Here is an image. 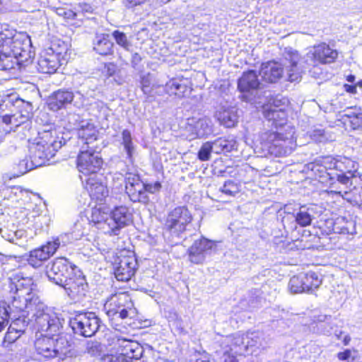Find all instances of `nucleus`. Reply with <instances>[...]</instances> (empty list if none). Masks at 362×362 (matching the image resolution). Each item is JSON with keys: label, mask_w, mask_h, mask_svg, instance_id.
<instances>
[{"label": "nucleus", "mask_w": 362, "mask_h": 362, "mask_svg": "<svg viewBox=\"0 0 362 362\" xmlns=\"http://www.w3.org/2000/svg\"><path fill=\"white\" fill-rule=\"evenodd\" d=\"M302 277L305 292L318 288L322 283L321 279H320L317 275L314 272L302 274Z\"/></svg>", "instance_id": "obj_38"}, {"label": "nucleus", "mask_w": 362, "mask_h": 362, "mask_svg": "<svg viewBox=\"0 0 362 362\" xmlns=\"http://www.w3.org/2000/svg\"><path fill=\"white\" fill-rule=\"evenodd\" d=\"M111 305H112V303H111V302H110V300H107V301L105 303V305H104V308H105V309L107 310V314L108 315H110V313H111V312H112V311H111V309H110Z\"/></svg>", "instance_id": "obj_60"}, {"label": "nucleus", "mask_w": 362, "mask_h": 362, "mask_svg": "<svg viewBox=\"0 0 362 362\" xmlns=\"http://www.w3.org/2000/svg\"><path fill=\"white\" fill-rule=\"evenodd\" d=\"M333 230L335 233L354 235L356 233V222L352 219H346L339 217L336 219L333 225Z\"/></svg>", "instance_id": "obj_27"}, {"label": "nucleus", "mask_w": 362, "mask_h": 362, "mask_svg": "<svg viewBox=\"0 0 362 362\" xmlns=\"http://www.w3.org/2000/svg\"><path fill=\"white\" fill-rule=\"evenodd\" d=\"M216 117L221 125L227 128L233 127L238 119L237 111L234 108H221L216 112Z\"/></svg>", "instance_id": "obj_25"}, {"label": "nucleus", "mask_w": 362, "mask_h": 362, "mask_svg": "<svg viewBox=\"0 0 362 362\" xmlns=\"http://www.w3.org/2000/svg\"><path fill=\"white\" fill-rule=\"evenodd\" d=\"M52 53L46 52L42 55L37 63V69L40 72L45 74H54L59 66L58 54L62 52L54 50V47H51Z\"/></svg>", "instance_id": "obj_15"}, {"label": "nucleus", "mask_w": 362, "mask_h": 362, "mask_svg": "<svg viewBox=\"0 0 362 362\" xmlns=\"http://www.w3.org/2000/svg\"><path fill=\"white\" fill-rule=\"evenodd\" d=\"M245 338H247L245 341V350L250 346H257L259 339V334L257 332H250L244 334Z\"/></svg>", "instance_id": "obj_47"}, {"label": "nucleus", "mask_w": 362, "mask_h": 362, "mask_svg": "<svg viewBox=\"0 0 362 362\" xmlns=\"http://www.w3.org/2000/svg\"><path fill=\"white\" fill-rule=\"evenodd\" d=\"M13 120H15L13 118V115H6L2 117V122L6 124L13 126Z\"/></svg>", "instance_id": "obj_55"}, {"label": "nucleus", "mask_w": 362, "mask_h": 362, "mask_svg": "<svg viewBox=\"0 0 362 362\" xmlns=\"http://www.w3.org/2000/svg\"><path fill=\"white\" fill-rule=\"evenodd\" d=\"M293 134L294 132L291 128L288 136L281 133L267 132L262 134L261 139L271 155L284 157L291 154L296 147V140Z\"/></svg>", "instance_id": "obj_1"}, {"label": "nucleus", "mask_w": 362, "mask_h": 362, "mask_svg": "<svg viewBox=\"0 0 362 362\" xmlns=\"http://www.w3.org/2000/svg\"><path fill=\"white\" fill-rule=\"evenodd\" d=\"M77 134L81 146L87 148H97L95 142L98 139V132L95 126L89 122L83 121L77 129Z\"/></svg>", "instance_id": "obj_12"}, {"label": "nucleus", "mask_w": 362, "mask_h": 362, "mask_svg": "<svg viewBox=\"0 0 362 362\" xmlns=\"http://www.w3.org/2000/svg\"><path fill=\"white\" fill-rule=\"evenodd\" d=\"M80 13L81 11H74L67 8L60 7L56 8L57 15L67 21H71L76 18L80 16Z\"/></svg>", "instance_id": "obj_44"}, {"label": "nucleus", "mask_w": 362, "mask_h": 362, "mask_svg": "<svg viewBox=\"0 0 362 362\" xmlns=\"http://www.w3.org/2000/svg\"><path fill=\"white\" fill-rule=\"evenodd\" d=\"M192 90V88L189 87L185 81L177 79L170 80L165 85V91L169 95H175L178 98L187 96Z\"/></svg>", "instance_id": "obj_24"}, {"label": "nucleus", "mask_w": 362, "mask_h": 362, "mask_svg": "<svg viewBox=\"0 0 362 362\" xmlns=\"http://www.w3.org/2000/svg\"><path fill=\"white\" fill-rule=\"evenodd\" d=\"M351 356V351L349 350H346L343 352H339L338 354V358L341 361L346 360Z\"/></svg>", "instance_id": "obj_54"}, {"label": "nucleus", "mask_w": 362, "mask_h": 362, "mask_svg": "<svg viewBox=\"0 0 362 362\" xmlns=\"http://www.w3.org/2000/svg\"><path fill=\"white\" fill-rule=\"evenodd\" d=\"M131 221V214L125 206L115 209V230L123 228Z\"/></svg>", "instance_id": "obj_33"}, {"label": "nucleus", "mask_w": 362, "mask_h": 362, "mask_svg": "<svg viewBox=\"0 0 362 362\" xmlns=\"http://www.w3.org/2000/svg\"><path fill=\"white\" fill-rule=\"evenodd\" d=\"M284 69L281 65L275 62L262 64L259 75L264 81L268 83H276L283 76Z\"/></svg>", "instance_id": "obj_18"}, {"label": "nucleus", "mask_w": 362, "mask_h": 362, "mask_svg": "<svg viewBox=\"0 0 362 362\" xmlns=\"http://www.w3.org/2000/svg\"><path fill=\"white\" fill-rule=\"evenodd\" d=\"M24 61H20V59L16 57L12 54L8 53V47H0V68L2 70H10L15 69Z\"/></svg>", "instance_id": "obj_26"}, {"label": "nucleus", "mask_w": 362, "mask_h": 362, "mask_svg": "<svg viewBox=\"0 0 362 362\" xmlns=\"http://www.w3.org/2000/svg\"><path fill=\"white\" fill-rule=\"evenodd\" d=\"M71 343L66 335H57V338H54V351L55 357L64 358L70 353Z\"/></svg>", "instance_id": "obj_29"}, {"label": "nucleus", "mask_w": 362, "mask_h": 362, "mask_svg": "<svg viewBox=\"0 0 362 362\" xmlns=\"http://www.w3.org/2000/svg\"><path fill=\"white\" fill-rule=\"evenodd\" d=\"M194 362H211L206 355H199Z\"/></svg>", "instance_id": "obj_58"}, {"label": "nucleus", "mask_w": 362, "mask_h": 362, "mask_svg": "<svg viewBox=\"0 0 362 362\" xmlns=\"http://www.w3.org/2000/svg\"><path fill=\"white\" fill-rule=\"evenodd\" d=\"M70 325L75 334L90 337L99 328V319L93 313H81L70 320Z\"/></svg>", "instance_id": "obj_7"}, {"label": "nucleus", "mask_w": 362, "mask_h": 362, "mask_svg": "<svg viewBox=\"0 0 362 362\" xmlns=\"http://www.w3.org/2000/svg\"><path fill=\"white\" fill-rule=\"evenodd\" d=\"M191 123H188L189 127L193 131L191 139L204 137L211 132V121L206 117L198 119L194 121V119H191Z\"/></svg>", "instance_id": "obj_23"}, {"label": "nucleus", "mask_w": 362, "mask_h": 362, "mask_svg": "<svg viewBox=\"0 0 362 362\" xmlns=\"http://www.w3.org/2000/svg\"><path fill=\"white\" fill-rule=\"evenodd\" d=\"M285 70L286 71L288 80L291 82L300 81L302 78V74L304 71L303 66H286Z\"/></svg>", "instance_id": "obj_40"}, {"label": "nucleus", "mask_w": 362, "mask_h": 362, "mask_svg": "<svg viewBox=\"0 0 362 362\" xmlns=\"http://www.w3.org/2000/svg\"><path fill=\"white\" fill-rule=\"evenodd\" d=\"M212 247L213 243L205 238L195 240L188 249L189 260L193 264H203L207 252Z\"/></svg>", "instance_id": "obj_11"}, {"label": "nucleus", "mask_w": 362, "mask_h": 362, "mask_svg": "<svg viewBox=\"0 0 362 362\" xmlns=\"http://www.w3.org/2000/svg\"><path fill=\"white\" fill-rule=\"evenodd\" d=\"M121 144L124 146L127 156L130 158L134 148L132 141L131 133L128 130H124L122 132Z\"/></svg>", "instance_id": "obj_42"}, {"label": "nucleus", "mask_w": 362, "mask_h": 362, "mask_svg": "<svg viewBox=\"0 0 362 362\" xmlns=\"http://www.w3.org/2000/svg\"><path fill=\"white\" fill-rule=\"evenodd\" d=\"M354 180H356V177H354L350 171L337 175V182L332 184L333 189L331 192L339 194L342 197H349V195H351L354 191L352 185Z\"/></svg>", "instance_id": "obj_16"}, {"label": "nucleus", "mask_w": 362, "mask_h": 362, "mask_svg": "<svg viewBox=\"0 0 362 362\" xmlns=\"http://www.w3.org/2000/svg\"><path fill=\"white\" fill-rule=\"evenodd\" d=\"M118 341H122V342H124L126 343L127 344L124 346V348L126 349V351L122 354H120L116 358V361L117 362H127V355L128 354V350L129 349L130 351H132V349L131 347V344L129 342H131V341H128V340H126L125 339H120V338H118L117 340ZM129 358H131V356H128Z\"/></svg>", "instance_id": "obj_50"}, {"label": "nucleus", "mask_w": 362, "mask_h": 362, "mask_svg": "<svg viewBox=\"0 0 362 362\" xmlns=\"http://www.w3.org/2000/svg\"><path fill=\"white\" fill-rule=\"evenodd\" d=\"M126 3L129 4L131 6L140 4L144 2V0H124Z\"/></svg>", "instance_id": "obj_59"}, {"label": "nucleus", "mask_w": 362, "mask_h": 362, "mask_svg": "<svg viewBox=\"0 0 362 362\" xmlns=\"http://www.w3.org/2000/svg\"><path fill=\"white\" fill-rule=\"evenodd\" d=\"M288 288L292 293L305 292L302 275L294 276L291 278Z\"/></svg>", "instance_id": "obj_41"}, {"label": "nucleus", "mask_w": 362, "mask_h": 362, "mask_svg": "<svg viewBox=\"0 0 362 362\" xmlns=\"http://www.w3.org/2000/svg\"><path fill=\"white\" fill-rule=\"evenodd\" d=\"M276 101L273 105L264 107V115L269 120L272 121L276 127H281L287 121V113L284 107H279Z\"/></svg>", "instance_id": "obj_19"}, {"label": "nucleus", "mask_w": 362, "mask_h": 362, "mask_svg": "<svg viewBox=\"0 0 362 362\" xmlns=\"http://www.w3.org/2000/svg\"><path fill=\"white\" fill-rule=\"evenodd\" d=\"M35 347L38 354L46 358L55 357L54 351V337L44 334H39L35 341Z\"/></svg>", "instance_id": "obj_21"}, {"label": "nucleus", "mask_w": 362, "mask_h": 362, "mask_svg": "<svg viewBox=\"0 0 362 362\" xmlns=\"http://www.w3.org/2000/svg\"><path fill=\"white\" fill-rule=\"evenodd\" d=\"M76 267L64 257L56 258L46 267V275L54 284L61 286L69 275H74Z\"/></svg>", "instance_id": "obj_6"}, {"label": "nucleus", "mask_w": 362, "mask_h": 362, "mask_svg": "<svg viewBox=\"0 0 362 362\" xmlns=\"http://www.w3.org/2000/svg\"><path fill=\"white\" fill-rule=\"evenodd\" d=\"M192 220V216L186 207H176L168 214L165 228L170 233L179 235L185 231L186 226Z\"/></svg>", "instance_id": "obj_9"}, {"label": "nucleus", "mask_w": 362, "mask_h": 362, "mask_svg": "<svg viewBox=\"0 0 362 362\" xmlns=\"http://www.w3.org/2000/svg\"><path fill=\"white\" fill-rule=\"evenodd\" d=\"M74 99V93L67 90H59L54 92L48 98L49 108L53 111H58L61 108L70 104Z\"/></svg>", "instance_id": "obj_17"}, {"label": "nucleus", "mask_w": 362, "mask_h": 362, "mask_svg": "<svg viewBox=\"0 0 362 362\" xmlns=\"http://www.w3.org/2000/svg\"><path fill=\"white\" fill-rule=\"evenodd\" d=\"M90 221L95 223L104 222L110 226L112 221H113V210L107 209L105 206L93 209Z\"/></svg>", "instance_id": "obj_28"}, {"label": "nucleus", "mask_w": 362, "mask_h": 362, "mask_svg": "<svg viewBox=\"0 0 362 362\" xmlns=\"http://www.w3.org/2000/svg\"><path fill=\"white\" fill-rule=\"evenodd\" d=\"M95 149L87 148L84 146L81 148L78 156L77 167L84 177H87L88 175L89 177L95 175L102 165L103 160L96 153Z\"/></svg>", "instance_id": "obj_8"}, {"label": "nucleus", "mask_w": 362, "mask_h": 362, "mask_svg": "<svg viewBox=\"0 0 362 362\" xmlns=\"http://www.w3.org/2000/svg\"><path fill=\"white\" fill-rule=\"evenodd\" d=\"M60 286L64 288L68 296L72 298H76L85 295L86 284L84 277L81 274L77 275L74 270V275H69L66 278V282L62 284Z\"/></svg>", "instance_id": "obj_14"}, {"label": "nucleus", "mask_w": 362, "mask_h": 362, "mask_svg": "<svg viewBox=\"0 0 362 362\" xmlns=\"http://www.w3.org/2000/svg\"><path fill=\"white\" fill-rule=\"evenodd\" d=\"M314 59L322 64L333 62L338 56L337 50L332 49L325 43L320 44L313 48L312 53Z\"/></svg>", "instance_id": "obj_22"}, {"label": "nucleus", "mask_w": 362, "mask_h": 362, "mask_svg": "<svg viewBox=\"0 0 362 362\" xmlns=\"http://www.w3.org/2000/svg\"><path fill=\"white\" fill-rule=\"evenodd\" d=\"M283 56L285 60L284 66H303L301 56L297 50L292 47L284 48Z\"/></svg>", "instance_id": "obj_34"}, {"label": "nucleus", "mask_w": 362, "mask_h": 362, "mask_svg": "<svg viewBox=\"0 0 362 362\" xmlns=\"http://www.w3.org/2000/svg\"><path fill=\"white\" fill-rule=\"evenodd\" d=\"M260 83L258 80L257 75L254 71L244 72L241 77L238 79V88L245 94L252 93L259 88ZM247 98V95H244Z\"/></svg>", "instance_id": "obj_20"}, {"label": "nucleus", "mask_w": 362, "mask_h": 362, "mask_svg": "<svg viewBox=\"0 0 362 362\" xmlns=\"http://www.w3.org/2000/svg\"><path fill=\"white\" fill-rule=\"evenodd\" d=\"M213 143L216 153L230 152L236 148V141L233 139L218 138Z\"/></svg>", "instance_id": "obj_35"}, {"label": "nucleus", "mask_w": 362, "mask_h": 362, "mask_svg": "<svg viewBox=\"0 0 362 362\" xmlns=\"http://www.w3.org/2000/svg\"><path fill=\"white\" fill-rule=\"evenodd\" d=\"M61 147V141H58L50 133H45L30 147L33 165L35 167L45 165Z\"/></svg>", "instance_id": "obj_2"}, {"label": "nucleus", "mask_w": 362, "mask_h": 362, "mask_svg": "<svg viewBox=\"0 0 362 362\" xmlns=\"http://www.w3.org/2000/svg\"><path fill=\"white\" fill-rule=\"evenodd\" d=\"M3 33L6 35V37H2L0 47H8V53L19 58L20 61H24L25 62L28 61L30 58V52L29 50V40L27 37L7 28H4Z\"/></svg>", "instance_id": "obj_3"}, {"label": "nucleus", "mask_w": 362, "mask_h": 362, "mask_svg": "<svg viewBox=\"0 0 362 362\" xmlns=\"http://www.w3.org/2000/svg\"><path fill=\"white\" fill-rule=\"evenodd\" d=\"M8 314L5 307H0V332L8 323Z\"/></svg>", "instance_id": "obj_52"}, {"label": "nucleus", "mask_w": 362, "mask_h": 362, "mask_svg": "<svg viewBox=\"0 0 362 362\" xmlns=\"http://www.w3.org/2000/svg\"><path fill=\"white\" fill-rule=\"evenodd\" d=\"M350 341L351 337L349 335H346L343 339V343L344 345H348Z\"/></svg>", "instance_id": "obj_63"}, {"label": "nucleus", "mask_w": 362, "mask_h": 362, "mask_svg": "<svg viewBox=\"0 0 362 362\" xmlns=\"http://www.w3.org/2000/svg\"><path fill=\"white\" fill-rule=\"evenodd\" d=\"M102 359L104 361H107V362H112V360H113V356L112 355H107V356H104Z\"/></svg>", "instance_id": "obj_62"}, {"label": "nucleus", "mask_w": 362, "mask_h": 362, "mask_svg": "<svg viewBox=\"0 0 362 362\" xmlns=\"http://www.w3.org/2000/svg\"><path fill=\"white\" fill-rule=\"evenodd\" d=\"M13 118L15 119L13 120V127H17L21 124L24 123L27 120L28 117L18 113L13 115Z\"/></svg>", "instance_id": "obj_53"}, {"label": "nucleus", "mask_w": 362, "mask_h": 362, "mask_svg": "<svg viewBox=\"0 0 362 362\" xmlns=\"http://www.w3.org/2000/svg\"><path fill=\"white\" fill-rule=\"evenodd\" d=\"M81 179L85 182L84 187L93 199L102 201L107 197L109 192L107 185L100 182L95 175L88 177L81 176Z\"/></svg>", "instance_id": "obj_13"}, {"label": "nucleus", "mask_w": 362, "mask_h": 362, "mask_svg": "<svg viewBox=\"0 0 362 362\" xmlns=\"http://www.w3.org/2000/svg\"><path fill=\"white\" fill-rule=\"evenodd\" d=\"M79 8L81 9V12H86V13L92 12V7L88 4H84L83 5H80Z\"/></svg>", "instance_id": "obj_56"}, {"label": "nucleus", "mask_w": 362, "mask_h": 362, "mask_svg": "<svg viewBox=\"0 0 362 362\" xmlns=\"http://www.w3.org/2000/svg\"><path fill=\"white\" fill-rule=\"evenodd\" d=\"M346 199L353 201L356 204H362V187H354V191L349 197H346Z\"/></svg>", "instance_id": "obj_51"}, {"label": "nucleus", "mask_w": 362, "mask_h": 362, "mask_svg": "<svg viewBox=\"0 0 362 362\" xmlns=\"http://www.w3.org/2000/svg\"><path fill=\"white\" fill-rule=\"evenodd\" d=\"M221 191L229 196H235L240 191L238 185L232 180L226 181L221 188Z\"/></svg>", "instance_id": "obj_45"}, {"label": "nucleus", "mask_w": 362, "mask_h": 362, "mask_svg": "<svg viewBox=\"0 0 362 362\" xmlns=\"http://www.w3.org/2000/svg\"><path fill=\"white\" fill-rule=\"evenodd\" d=\"M136 260L134 252L121 249L115 257V278L119 281H128L135 272Z\"/></svg>", "instance_id": "obj_5"}, {"label": "nucleus", "mask_w": 362, "mask_h": 362, "mask_svg": "<svg viewBox=\"0 0 362 362\" xmlns=\"http://www.w3.org/2000/svg\"><path fill=\"white\" fill-rule=\"evenodd\" d=\"M35 326L37 333L47 336L57 335L62 327V322L57 313L49 308L40 306L39 310L34 314Z\"/></svg>", "instance_id": "obj_4"}, {"label": "nucleus", "mask_w": 362, "mask_h": 362, "mask_svg": "<svg viewBox=\"0 0 362 362\" xmlns=\"http://www.w3.org/2000/svg\"><path fill=\"white\" fill-rule=\"evenodd\" d=\"M113 43L108 34H100L96 36L94 49L101 55L111 54Z\"/></svg>", "instance_id": "obj_30"}, {"label": "nucleus", "mask_w": 362, "mask_h": 362, "mask_svg": "<svg viewBox=\"0 0 362 362\" xmlns=\"http://www.w3.org/2000/svg\"><path fill=\"white\" fill-rule=\"evenodd\" d=\"M247 338H245L244 334H235L233 336L226 337L223 341V344H225L226 347H229V350L235 351L236 349L245 350V341Z\"/></svg>", "instance_id": "obj_32"}, {"label": "nucleus", "mask_w": 362, "mask_h": 362, "mask_svg": "<svg viewBox=\"0 0 362 362\" xmlns=\"http://www.w3.org/2000/svg\"><path fill=\"white\" fill-rule=\"evenodd\" d=\"M119 293H115V297H116V298H117V300L116 301L115 300V303H117V307L119 309H120L121 308H123V306L121 305V303H124V301H122L121 300H118L117 296H118V295Z\"/></svg>", "instance_id": "obj_61"}, {"label": "nucleus", "mask_w": 362, "mask_h": 362, "mask_svg": "<svg viewBox=\"0 0 362 362\" xmlns=\"http://www.w3.org/2000/svg\"><path fill=\"white\" fill-rule=\"evenodd\" d=\"M353 119L351 120V123H354L356 126H360L362 123V118L359 117L358 115H354L352 117Z\"/></svg>", "instance_id": "obj_57"}, {"label": "nucleus", "mask_w": 362, "mask_h": 362, "mask_svg": "<svg viewBox=\"0 0 362 362\" xmlns=\"http://www.w3.org/2000/svg\"><path fill=\"white\" fill-rule=\"evenodd\" d=\"M125 190L129 197H134L135 194L138 192L141 194L144 189V185L141 182L138 176L129 174L125 178Z\"/></svg>", "instance_id": "obj_31"}, {"label": "nucleus", "mask_w": 362, "mask_h": 362, "mask_svg": "<svg viewBox=\"0 0 362 362\" xmlns=\"http://www.w3.org/2000/svg\"><path fill=\"white\" fill-rule=\"evenodd\" d=\"M119 300L124 301V303H121L123 308L120 309L117 308L115 309V315L119 313V316L121 319H124L128 317L129 313L132 311V308L133 306L129 296L127 292H122L117 296Z\"/></svg>", "instance_id": "obj_36"}, {"label": "nucleus", "mask_w": 362, "mask_h": 362, "mask_svg": "<svg viewBox=\"0 0 362 362\" xmlns=\"http://www.w3.org/2000/svg\"><path fill=\"white\" fill-rule=\"evenodd\" d=\"M344 161L341 160H336L332 158H326L325 160V163H329L328 168H336L339 170L340 171H343L344 168L342 167V164L345 163H350L351 161L346 158H344Z\"/></svg>", "instance_id": "obj_49"}, {"label": "nucleus", "mask_w": 362, "mask_h": 362, "mask_svg": "<svg viewBox=\"0 0 362 362\" xmlns=\"http://www.w3.org/2000/svg\"><path fill=\"white\" fill-rule=\"evenodd\" d=\"M60 245L58 238L54 241L48 242L46 245L35 249L30 252L28 263L33 267H40L43 262L47 260L52 256Z\"/></svg>", "instance_id": "obj_10"}, {"label": "nucleus", "mask_w": 362, "mask_h": 362, "mask_svg": "<svg viewBox=\"0 0 362 362\" xmlns=\"http://www.w3.org/2000/svg\"><path fill=\"white\" fill-rule=\"evenodd\" d=\"M115 40L119 46L126 50H129L132 47L131 42L127 39L126 35L117 30H115Z\"/></svg>", "instance_id": "obj_46"}, {"label": "nucleus", "mask_w": 362, "mask_h": 362, "mask_svg": "<svg viewBox=\"0 0 362 362\" xmlns=\"http://www.w3.org/2000/svg\"><path fill=\"white\" fill-rule=\"evenodd\" d=\"M225 362H238L237 359L233 356H228L227 358H226Z\"/></svg>", "instance_id": "obj_64"}, {"label": "nucleus", "mask_w": 362, "mask_h": 362, "mask_svg": "<svg viewBox=\"0 0 362 362\" xmlns=\"http://www.w3.org/2000/svg\"><path fill=\"white\" fill-rule=\"evenodd\" d=\"M214 151V145L213 142H205L201 146L198 153V158L202 161L209 160L211 158V153Z\"/></svg>", "instance_id": "obj_43"}, {"label": "nucleus", "mask_w": 362, "mask_h": 362, "mask_svg": "<svg viewBox=\"0 0 362 362\" xmlns=\"http://www.w3.org/2000/svg\"><path fill=\"white\" fill-rule=\"evenodd\" d=\"M25 238V231L23 230H18L15 231L12 235H8L6 239L10 243L16 245H21V240Z\"/></svg>", "instance_id": "obj_48"}, {"label": "nucleus", "mask_w": 362, "mask_h": 362, "mask_svg": "<svg viewBox=\"0 0 362 362\" xmlns=\"http://www.w3.org/2000/svg\"><path fill=\"white\" fill-rule=\"evenodd\" d=\"M19 321V320H17L9 326L4 337L3 341L4 346H7L8 344L13 343L21 336L23 330L18 327Z\"/></svg>", "instance_id": "obj_37"}, {"label": "nucleus", "mask_w": 362, "mask_h": 362, "mask_svg": "<svg viewBox=\"0 0 362 362\" xmlns=\"http://www.w3.org/2000/svg\"><path fill=\"white\" fill-rule=\"evenodd\" d=\"M308 210L305 206H301L295 216L296 223L301 227H306L312 223L313 218Z\"/></svg>", "instance_id": "obj_39"}]
</instances>
